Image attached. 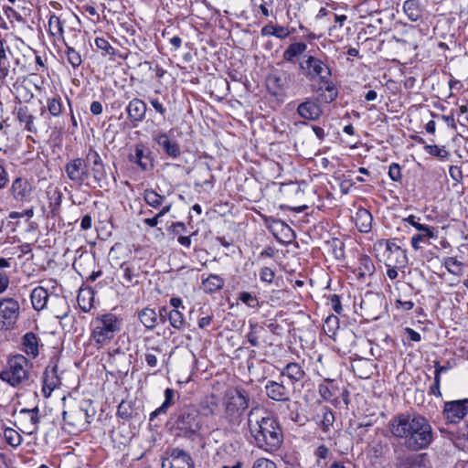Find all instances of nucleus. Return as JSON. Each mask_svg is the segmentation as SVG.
Listing matches in <instances>:
<instances>
[{"instance_id":"obj_39","label":"nucleus","mask_w":468,"mask_h":468,"mask_svg":"<svg viewBox=\"0 0 468 468\" xmlns=\"http://www.w3.org/2000/svg\"><path fill=\"white\" fill-rule=\"evenodd\" d=\"M168 320L170 324L177 330H182L185 327L184 315L178 310H171L168 313Z\"/></svg>"},{"instance_id":"obj_61","label":"nucleus","mask_w":468,"mask_h":468,"mask_svg":"<svg viewBox=\"0 0 468 468\" xmlns=\"http://www.w3.org/2000/svg\"><path fill=\"white\" fill-rule=\"evenodd\" d=\"M90 109L91 113L94 115H100L103 111L102 104L98 101H92Z\"/></svg>"},{"instance_id":"obj_46","label":"nucleus","mask_w":468,"mask_h":468,"mask_svg":"<svg viewBox=\"0 0 468 468\" xmlns=\"http://www.w3.org/2000/svg\"><path fill=\"white\" fill-rule=\"evenodd\" d=\"M239 299L250 308H257L259 306L258 299L248 292H240Z\"/></svg>"},{"instance_id":"obj_37","label":"nucleus","mask_w":468,"mask_h":468,"mask_svg":"<svg viewBox=\"0 0 468 468\" xmlns=\"http://www.w3.org/2000/svg\"><path fill=\"white\" fill-rule=\"evenodd\" d=\"M64 44L66 46V58L68 62L72 66L73 69L80 67L82 63L80 54L72 47H69L65 41Z\"/></svg>"},{"instance_id":"obj_26","label":"nucleus","mask_w":468,"mask_h":468,"mask_svg":"<svg viewBox=\"0 0 468 468\" xmlns=\"http://www.w3.org/2000/svg\"><path fill=\"white\" fill-rule=\"evenodd\" d=\"M30 298L34 309L40 311L47 305L48 293L44 287L38 286L32 291Z\"/></svg>"},{"instance_id":"obj_6","label":"nucleus","mask_w":468,"mask_h":468,"mask_svg":"<svg viewBox=\"0 0 468 468\" xmlns=\"http://www.w3.org/2000/svg\"><path fill=\"white\" fill-rule=\"evenodd\" d=\"M29 368V361L25 356L14 355L8 358L5 367L0 373V378L12 387H16L28 379Z\"/></svg>"},{"instance_id":"obj_57","label":"nucleus","mask_w":468,"mask_h":468,"mask_svg":"<svg viewBox=\"0 0 468 468\" xmlns=\"http://www.w3.org/2000/svg\"><path fill=\"white\" fill-rule=\"evenodd\" d=\"M405 334L408 335V337L414 342H420L421 340L420 334L417 331L413 330L412 328L406 327L404 329Z\"/></svg>"},{"instance_id":"obj_40","label":"nucleus","mask_w":468,"mask_h":468,"mask_svg":"<svg viewBox=\"0 0 468 468\" xmlns=\"http://www.w3.org/2000/svg\"><path fill=\"white\" fill-rule=\"evenodd\" d=\"M95 46L98 49L101 51L102 56H111L112 58L115 55L114 48L109 43V41L104 37H96L95 38Z\"/></svg>"},{"instance_id":"obj_31","label":"nucleus","mask_w":468,"mask_h":468,"mask_svg":"<svg viewBox=\"0 0 468 468\" xmlns=\"http://www.w3.org/2000/svg\"><path fill=\"white\" fill-rule=\"evenodd\" d=\"M225 281L219 275L210 274L203 281L204 290L207 292L213 293L223 288Z\"/></svg>"},{"instance_id":"obj_56","label":"nucleus","mask_w":468,"mask_h":468,"mask_svg":"<svg viewBox=\"0 0 468 468\" xmlns=\"http://www.w3.org/2000/svg\"><path fill=\"white\" fill-rule=\"evenodd\" d=\"M206 403L208 413L214 415L218 406V400L215 399V397L212 396L209 399H207Z\"/></svg>"},{"instance_id":"obj_4","label":"nucleus","mask_w":468,"mask_h":468,"mask_svg":"<svg viewBox=\"0 0 468 468\" xmlns=\"http://www.w3.org/2000/svg\"><path fill=\"white\" fill-rule=\"evenodd\" d=\"M121 328L122 320L116 314L108 313L98 315L90 323V343L102 348L114 339Z\"/></svg>"},{"instance_id":"obj_33","label":"nucleus","mask_w":468,"mask_h":468,"mask_svg":"<svg viewBox=\"0 0 468 468\" xmlns=\"http://www.w3.org/2000/svg\"><path fill=\"white\" fill-rule=\"evenodd\" d=\"M17 119L20 122L25 124V128L29 132H36L34 126V116L30 113L27 106L19 107L17 110Z\"/></svg>"},{"instance_id":"obj_11","label":"nucleus","mask_w":468,"mask_h":468,"mask_svg":"<svg viewBox=\"0 0 468 468\" xmlns=\"http://www.w3.org/2000/svg\"><path fill=\"white\" fill-rule=\"evenodd\" d=\"M19 303L13 298H3L0 300V323L2 328L8 329L13 326L19 315Z\"/></svg>"},{"instance_id":"obj_27","label":"nucleus","mask_w":468,"mask_h":468,"mask_svg":"<svg viewBox=\"0 0 468 468\" xmlns=\"http://www.w3.org/2000/svg\"><path fill=\"white\" fill-rule=\"evenodd\" d=\"M403 11L412 22L418 21L422 16V10L418 0H406L403 4Z\"/></svg>"},{"instance_id":"obj_29","label":"nucleus","mask_w":468,"mask_h":468,"mask_svg":"<svg viewBox=\"0 0 468 468\" xmlns=\"http://www.w3.org/2000/svg\"><path fill=\"white\" fill-rule=\"evenodd\" d=\"M452 442L459 450L468 451V420L463 422L458 433L452 437Z\"/></svg>"},{"instance_id":"obj_22","label":"nucleus","mask_w":468,"mask_h":468,"mask_svg":"<svg viewBox=\"0 0 468 468\" xmlns=\"http://www.w3.org/2000/svg\"><path fill=\"white\" fill-rule=\"evenodd\" d=\"M286 377L292 384L302 381L305 377L303 367L297 362L286 364L280 371V378Z\"/></svg>"},{"instance_id":"obj_62","label":"nucleus","mask_w":468,"mask_h":468,"mask_svg":"<svg viewBox=\"0 0 468 468\" xmlns=\"http://www.w3.org/2000/svg\"><path fill=\"white\" fill-rule=\"evenodd\" d=\"M274 29H275V25L268 24L261 28V34L262 37H269V36L274 37Z\"/></svg>"},{"instance_id":"obj_54","label":"nucleus","mask_w":468,"mask_h":468,"mask_svg":"<svg viewBox=\"0 0 468 468\" xmlns=\"http://www.w3.org/2000/svg\"><path fill=\"white\" fill-rule=\"evenodd\" d=\"M291 34L290 30L282 26L275 25L274 37L280 39L286 38Z\"/></svg>"},{"instance_id":"obj_21","label":"nucleus","mask_w":468,"mask_h":468,"mask_svg":"<svg viewBox=\"0 0 468 468\" xmlns=\"http://www.w3.org/2000/svg\"><path fill=\"white\" fill-rule=\"evenodd\" d=\"M146 110L145 102L137 98L132 100L126 107L128 118L134 126L144 119Z\"/></svg>"},{"instance_id":"obj_64","label":"nucleus","mask_w":468,"mask_h":468,"mask_svg":"<svg viewBox=\"0 0 468 468\" xmlns=\"http://www.w3.org/2000/svg\"><path fill=\"white\" fill-rule=\"evenodd\" d=\"M145 362L149 367H154L157 366V357L154 354L147 352L145 354Z\"/></svg>"},{"instance_id":"obj_44","label":"nucleus","mask_w":468,"mask_h":468,"mask_svg":"<svg viewBox=\"0 0 468 468\" xmlns=\"http://www.w3.org/2000/svg\"><path fill=\"white\" fill-rule=\"evenodd\" d=\"M165 400L159 407V411H167V410L174 404L176 391L173 388H167L165 392Z\"/></svg>"},{"instance_id":"obj_8","label":"nucleus","mask_w":468,"mask_h":468,"mask_svg":"<svg viewBox=\"0 0 468 468\" xmlns=\"http://www.w3.org/2000/svg\"><path fill=\"white\" fill-rule=\"evenodd\" d=\"M300 69L307 80H319L322 83H328L332 75L331 69L325 61L311 55L300 63Z\"/></svg>"},{"instance_id":"obj_52","label":"nucleus","mask_w":468,"mask_h":468,"mask_svg":"<svg viewBox=\"0 0 468 468\" xmlns=\"http://www.w3.org/2000/svg\"><path fill=\"white\" fill-rule=\"evenodd\" d=\"M150 104L153 106V108L160 113L163 118L165 117L166 114V109L165 107L159 101L157 98H150L149 99Z\"/></svg>"},{"instance_id":"obj_53","label":"nucleus","mask_w":468,"mask_h":468,"mask_svg":"<svg viewBox=\"0 0 468 468\" xmlns=\"http://www.w3.org/2000/svg\"><path fill=\"white\" fill-rule=\"evenodd\" d=\"M330 304L332 309L338 314L342 313V304L340 302V297L336 294H333L330 296Z\"/></svg>"},{"instance_id":"obj_59","label":"nucleus","mask_w":468,"mask_h":468,"mask_svg":"<svg viewBox=\"0 0 468 468\" xmlns=\"http://www.w3.org/2000/svg\"><path fill=\"white\" fill-rule=\"evenodd\" d=\"M328 453H329L328 448L325 445L322 444V445L318 446V448L315 450L314 454L319 459H325V458H327Z\"/></svg>"},{"instance_id":"obj_38","label":"nucleus","mask_w":468,"mask_h":468,"mask_svg":"<svg viewBox=\"0 0 468 468\" xmlns=\"http://www.w3.org/2000/svg\"><path fill=\"white\" fill-rule=\"evenodd\" d=\"M424 150L431 155L438 157L441 160H447L450 155L445 146L425 144Z\"/></svg>"},{"instance_id":"obj_28","label":"nucleus","mask_w":468,"mask_h":468,"mask_svg":"<svg viewBox=\"0 0 468 468\" xmlns=\"http://www.w3.org/2000/svg\"><path fill=\"white\" fill-rule=\"evenodd\" d=\"M48 33L51 37L58 40L64 41V27L60 18L55 15H51L48 19Z\"/></svg>"},{"instance_id":"obj_42","label":"nucleus","mask_w":468,"mask_h":468,"mask_svg":"<svg viewBox=\"0 0 468 468\" xmlns=\"http://www.w3.org/2000/svg\"><path fill=\"white\" fill-rule=\"evenodd\" d=\"M462 265V262L453 257H448L444 260L445 268L450 273L454 275H458L461 273Z\"/></svg>"},{"instance_id":"obj_48","label":"nucleus","mask_w":468,"mask_h":468,"mask_svg":"<svg viewBox=\"0 0 468 468\" xmlns=\"http://www.w3.org/2000/svg\"><path fill=\"white\" fill-rule=\"evenodd\" d=\"M335 421V415L332 410L329 409H325L323 412L322 423L324 430H327L330 426L333 425Z\"/></svg>"},{"instance_id":"obj_58","label":"nucleus","mask_w":468,"mask_h":468,"mask_svg":"<svg viewBox=\"0 0 468 468\" xmlns=\"http://www.w3.org/2000/svg\"><path fill=\"white\" fill-rule=\"evenodd\" d=\"M8 75H9V66L5 65V62H0V81H1V83H5Z\"/></svg>"},{"instance_id":"obj_7","label":"nucleus","mask_w":468,"mask_h":468,"mask_svg":"<svg viewBox=\"0 0 468 468\" xmlns=\"http://www.w3.org/2000/svg\"><path fill=\"white\" fill-rule=\"evenodd\" d=\"M89 406L85 401L63 410L62 419L69 432L85 430L90 423L94 412L90 413Z\"/></svg>"},{"instance_id":"obj_23","label":"nucleus","mask_w":468,"mask_h":468,"mask_svg":"<svg viewBox=\"0 0 468 468\" xmlns=\"http://www.w3.org/2000/svg\"><path fill=\"white\" fill-rule=\"evenodd\" d=\"M372 215L366 208H360L357 210L355 216V223L358 230L362 233H367L372 228Z\"/></svg>"},{"instance_id":"obj_41","label":"nucleus","mask_w":468,"mask_h":468,"mask_svg":"<svg viewBox=\"0 0 468 468\" xmlns=\"http://www.w3.org/2000/svg\"><path fill=\"white\" fill-rule=\"evenodd\" d=\"M47 107L49 112V113L54 116L58 117L62 112V101L59 96L53 97L51 99H48L47 101Z\"/></svg>"},{"instance_id":"obj_50","label":"nucleus","mask_w":468,"mask_h":468,"mask_svg":"<svg viewBox=\"0 0 468 468\" xmlns=\"http://www.w3.org/2000/svg\"><path fill=\"white\" fill-rule=\"evenodd\" d=\"M274 271L268 267H263L260 272V279L261 282L271 283L274 279Z\"/></svg>"},{"instance_id":"obj_45","label":"nucleus","mask_w":468,"mask_h":468,"mask_svg":"<svg viewBox=\"0 0 468 468\" xmlns=\"http://www.w3.org/2000/svg\"><path fill=\"white\" fill-rule=\"evenodd\" d=\"M394 249H392L391 245L388 242L387 249L391 251V253L396 254L397 256V263L400 267H404L407 262V257L405 251L399 247L393 245Z\"/></svg>"},{"instance_id":"obj_1","label":"nucleus","mask_w":468,"mask_h":468,"mask_svg":"<svg viewBox=\"0 0 468 468\" xmlns=\"http://www.w3.org/2000/svg\"><path fill=\"white\" fill-rule=\"evenodd\" d=\"M388 428L391 435L410 451L427 449L433 441L431 423L420 414H398L388 421Z\"/></svg>"},{"instance_id":"obj_43","label":"nucleus","mask_w":468,"mask_h":468,"mask_svg":"<svg viewBox=\"0 0 468 468\" xmlns=\"http://www.w3.org/2000/svg\"><path fill=\"white\" fill-rule=\"evenodd\" d=\"M4 436L6 442L11 446H18L21 443V436L14 429L7 428L4 431Z\"/></svg>"},{"instance_id":"obj_17","label":"nucleus","mask_w":468,"mask_h":468,"mask_svg":"<svg viewBox=\"0 0 468 468\" xmlns=\"http://www.w3.org/2000/svg\"><path fill=\"white\" fill-rule=\"evenodd\" d=\"M296 112L303 120L316 121L321 117L323 110L317 100L306 98L297 106Z\"/></svg>"},{"instance_id":"obj_14","label":"nucleus","mask_w":468,"mask_h":468,"mask_svg":"<svg viewBox=\"0 0 468 468\" xmlns=\"http://www.w3.org/2000/svg\"><path fill=\"white\" fill-rule=\"evenodd\" d=\"M10 193L16 202L27 203L32 199L33 186L28 179L16 177L12 182Z\"/></svg>"},{"instance_id":"obj_2","label":"nucleus","mask_w":468,"mask_h":468,"mask_svg":"<svg viewBox=\"0 0 468 468\" xmlns=\"http://www.w3.org/2000/svg\"><path fill=\"white\" fill-rule=\"evenodd\" d=\"M256 409L248 414V428L252 443L268 452H276L282 445L283 434L279 421L272 416L255 418Z\"/></svg>"},{"instance_id":"obj_35","label":"nucleus","mask_w":468,"mask_h":468,"mask_svg":"<svg viewBox=\"0 0 468 468\" xmlns=\"http://www.w3.org/2000/svg\"><path fill=\"white\" fill-rule=\"evenodd\" d=\"M121 269L123 272L122 277L127 283H133V279L140 275V268L133 263H122Z\"/></svg>"},{"instance_id":"obj_36","label":"nucleus","mask_w":468,"mask_h":468,"mask_svg":"<svg viewBox=\"0 0 468 468\" xmlns=\"http://www.w3.org/2000/svg\"><path fill=\"white\" fill-rule=\"evenodd\" d=\"M262 331H264L262 326H260L257 323L250 322V330L246 335V338L252 346H260L259 335Z\"/></svg>"},{"instance_id":"obj_49","label":"nucleus","mask_w":468,"mask_h":468,"mask_svg":"<svg viewBox=\"0 0 468 468\" xmlns=\"http://www.w3.org/2000/svg\"><path fill=\"white\" fill-rule=\"evenodd\" d=\"M318 392L321 398H323L324 400H331L334 397V393L332 392L330 387L328 384L323 383L320 384L318 387Z\"/></svg>"},{"instance_id":"obj_3","label":"nucleus","mask_w":468,"mask_h":468,"mask_svg":"<svg viewBox=\"0 0 468 468\" xmlns=\"http://www.w3.org/2000/svg\"><path fill=\"white\" fill-rule=\"evenodd\" d=\"M88 165H90V172L96 183H101L106 178V172L102 159L99 153L90 148L85 159L73 158L65 165V173L69 179L76 186H90V171Z\"/></svg>"},{"instance_id":"obj_47","label":"nucleus","mask_w":468,"mask_h":468,"mask_svg":"<svg viewBox=\"0 0 468 468\" xmlns=\"http://www.w3.org/2000/svg\"><path fill=\"white\" fill-rule=\"evenodd\" d=\"M388 176H389L390 179L394 182L400 181V179L402 177L401 169H400V166L397 163H392L389 165Z\"/></svg>"},{"instance_id":"obj_5","label":"nucleus","mask_w":468,"mask_h":468,"mask_svg":"<svg viewBox=\"0 0 468 468\" xmlns=\"http://www.w3.org/2000/svg\"><path fill=\"white\" fill-rule=\"evenodd\" d=\"M249 405L250 396L246 390L237 388L227 389L223 397L224 412L222 420L230 428L239 426Z\"/></svg>"},{"instance_id":"obj_55","label":"nucleus","mask_w":468,"mask_h":468,"mask_svg":"<svg viewBox=\"0 0 468 468\" xmlns=\"http://www.w3.org/2000/svg\"><path fill=\"white\" fill-rule=\"evenodd\" d=\"M440 386H441V377L434 376V384L431 387L430 393L436 397H441Z\"/></svg>"},{"instance_id":"obj_24","label":"nucleus","mask_w":468,"mask_h":468,"mask_svg":"<svg viewBox=\"0 0 468 468\" xmlns=\"http://www.w3.org/2000/svg\"><path fill=\"white\" fill-rule=\"evenodd\" d=\"M23 351L32 358H36L38 354V337L32 332L27 333L22 338Z\"/></svg>"},{"instance_id":"obj_60","label":"nucleus","mask_w":468,"mask_h":468,"mask_svg":"<svg viewBox=\"0 0 468 468\" xmlns=\"http://www.w3.org/2000/svg\"><path fill=\"white\" fill-rule=\"evenodd\" d=\"M396 304L398 308H401L405 311H410L414 307V303L412 301L397 300Z\"/></svg>"},{"instance_id":"obj_15","label":"nucleus","mask_w":468,"mask_h":468,"mask_svg":"<svg viewBox=\"0 0 468 468\" xmlns=\"http://www.w3.org/2000/svg\"><path fill=\"white\" fill-rule=\"evenodd\" d=\"M60 378L58 375V365L50 362L45 369L42 378V392L45 398L51 396L55 388L59 387Z\"/></svg>"},{"instance_id":"obj_13","label":"nucleus","mask_w":468,"mask_h":468,"mask_svg":"<svg viewBox=\"0 0 468 468\" xmlns=\"http://www.w3.org/2000/svg\"><path fill=\"white\" fill-rule=\"evenodd\" d=\"M266 396L277 402H288L291 400V388L284 385L280 378L279 381L268 380L264 386Z\"/></svg>"},{"instance_id":"obj_25","label":"nucleus","mask_w":468,"mask_h":468,"mask_svg":"<svg viewBox=\"0 0 468 468\" xmlns=\"http://www.w3.org/2000/svg\"><path fill=\"white\" fill-rule=\"evenodd\" d=\"M375 271V265L372 260L367 256L362 255L358 259V266L354 270V273L359 280H363L367 276H371Z\"/></svg>"},{"instance_id":"obj_32","label":"nucleus","mask_w":468,"mask_h":468,"mask_svg":"<svg viewBox=\"0 0 468 468\" xmlns=\"http://www.w3.org/2000/svg\"><path fill=\"white\" fill-rule=\"evenodd\" d=\"M307 48V46L303 42H296L291 44L283 52V58L286 61H293V59L302 55Z\"/></svg>"},{"instance_id":"obj_10","label":"nucleus","mask_w":468,"mask_h":468,"mask_svg":"<svg viewBox=\"0 0 468 468\" xmlns=\"http://www.w3.org/2000/svg\"><path fill=\"white\" fill-rule=\"evenodd\" d=\"M177 429L189 433H196L200 429V420L197 410L194 407L181 410L176 420Z\"/></svg>"},{"instance_id":"obj_30","label":"nucleus","mask_w":468,"mask_h":468,"mask_svg":"<svg viewBox=\"0 0 468 468\" xmlns=\"http://www.w3.org/2000/svg\"><path fill=\"white\" fill-rule=\"evenodd\" d=\"M138 318L147 329H154L157 324V314L154 309H143L138 314Z\"/></svg>"},{"instance_id":"obj_12","label":"nucleus","mask_w":468,"mask_h":468,"mask_svg":"<svg viewBox=\"0 0 468 468\" xmlns=\"http://www.w3.org/2000/svg\"><path fill=\"white\" fill-rule=\"evenodd\" d=\"M151 150L143 143L135 144L128 154V161L136 165L142 171H149L154 167Z\"/></svg>"},{"instance_id":"obj_51","label":"nucleus","mask_w":468,"mask_h":468,"mask_svg":"<svg viewBox=\"0 0 468 468\" xmlns=\"http://www.w3.org/2000/svg\"><path fill=\"white\" fill-rule=\"evenodd\" d=\"M252 468H277V467H276V464L272 461L266 459V458H260L254 462Z\"/></svg>"},{"instance_id":"obj_63","label":"nucleus","mask_w":468,"mask_h":468,"mask_svg":"<svg viewBox=\"0 0 468 468\" xmlns=\"http://www.w3.org/2000/svg\"><path fill=\"white\" fill-rule=\"evenodd\" d=\"M92 226V219H91V217L90 215H85L82 218H81V221H80V228L83 229V230H88L91 228Z\"/></svg>"},{"instance_id":"obj_34","label":"nucleus","mask_w":468,"mask_h":468,"mask_svg":"<svg viewBox=\"0 0 468 468\" xmlns=\"http://www.w3.org/2000/svg\"><path fill=\"white\" fill-rule=\"evenodd\" d=\"M144 197L146 204L154 208L161 207L165 200L164 196L159 195L153 189H146Z\"/></svg>"},{"instance_id":"obj_20","label":"nucleus","mask_w":468,"mask_h":468,"mask_svg":"<svg viewBox=\"0 0 468 468\" xmlns=\"http://www.w3.org/2000/svg\"><path fill=\"white\" fill-rule=\"evenodd\" d=\"M153 140L162 147L163 151L172 158H177L180 154V146L176 142L170 139L168 134L164 132L155 133L153 134Z\"/></svg>"},{"instance_id":"obj_19","label":"nucleus","mask_w":468,"mask_h":468,"mask_svg":"<svg viewBox=\"0 0 468 468\" xmlns=\"http://www.w3.org/2000/svg\"><path fill=\"white\" fill-rule=\"evenodd\" d=\"M38 412L37 407L31 410L21 409L18 412V420L29 434L37 431V424L39 422Z\"/></svg>"},{"instance_id":"obj_18","label":"nucleus","mask_w":468,"mask_h":468,"mask_svg":"<svg viewBox=\"0 0 468 468\" xmlns=\"http://www.w3.org/2000/svg\"><path fill=\"white\" fill-rule=\"evenodd\" d=\"M405 221L420 231L419 234H416L411 238V246L414 250H417L420 248V242L427 241L428 239L434 237L432 229L427 225L420 224L419 222V218H417L415 216H409L407 218H405Z\"/></svg>"},{"instance_id":"obj_16","label":"nucleus","mask_w":468,"mask_h":468,"mask_svg":"<svg viewBox=\"0 0 468 468\" xmlns=\"http://www.w3.org/2000/svg\"><path fill=\"white\" fill-rule=\"evenodd\" d=\"M162 468H195L191 457L183 450L173 449L162 462Z\"/></svg>"},{"instance_id":"obj_9","label":"nucleus","mask_w":468,"mask_h":468,"mask_svg":"<svg viewBox=\"0 0 468 468\" xmlns=\"http://www.w3.org/2000/svg\"><path fill=\"white\" fill-rule=\"evenodd\" d=\"M468 414V398L444 402L442 415L448 423H458Z\"/></svg>"}]
</instances>
